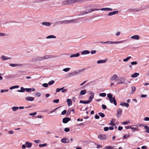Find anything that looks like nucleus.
I'll return each instance as SVG.
<instances>
[{
    "instance_id": "obj_62",
    "label": "nucleus",
    "mask_w": 149,
    "mask_h": 149,
    "mask_svg": "<svg viewBox=\"0 0 149 149\" xmlns=\"http://www.w3.org/2000/svg\"><path fill=\"white\" fill-rule=\"evenodd\" d=\"M41 93L40 92H37L36 93V95L38 97H39L41 95Z\"/></svg>"
},
{
    "instance_id": "obj_47",
    "label": "nucleus",
    "mask_w": 149,
    "mask_h": 149,
    "mask_svg": "<svg viewBox=\"0 0 149 149\" xmlns=\"http://www.w3.org/2000/svg\"><path fill=\"white\" fill-rule=\"evenodd\" d=\"M37 114L36 112H34L33 113H31L29 114V115L31 116H32L33 117H34L35 115H36Z\"/></svg>"
},
{
    "instance_id": "obj_34",
    "label": "nucleus",
    "mask_w": 149,
    "mask_h": 149,
    "mask_svg": "<svg viewBox=\"0 0 149 149\" xmlns=\"http://www.w3.org/2000/svg\"><path fill=\"white\" fill-rule=\"evenodd\" d=\"M115 146H106L105 147V149H114L115 148Z\"/></svg>"
},
{
    "instance_id": "obj_8",
    "label": "nucleus",
    "mask_w": 149,
    "mask_h": 149,
    "mask_svg": "<svg viewBox=\"0 0 149 149\" xmlns=\"http://www.w3.org/2000/svg\"><path fill=\"white\" fill-rule=\"evenodd\" d=\"M51 58L50 56H46L42 57H37V61H41L45 59H47L49 58Z\"/></svg>"
},
{
    "instance_id": "obj_42",
    "label": "nucleus",
    "mask_w": 149,
    "mask_h": 149,
    "mask_svg": "<svg viewBox=\"0 0 149 149\" xmlns=\"http://www.w3.org/2000/svg\"><path fill=\"white\" fill-rule=\"evenodd\" d=\"M47 146V144L46 143H45L43 144H40L39 145V146L40 147H44L46 146Z\"/></svg>"
},
{
    "instance_id": "obj_31",
    "label": "nucleus",
    "mask_w": 149,
    "mask_h": 149,
    "mask_svg": "<svg viewBox=\"0 0 149 149\" xmlns=\"http://www.w3.org/2000/svg\"><path fill=\"white\" fill-rule=\"evenodd\" d=\"M56 38V36L53 35L49 36L46 38L47 39Z\"/></svg>"
},
{
    "instance_id": "obj_37",
    "label": "nucleus",
    "mask_w": 149,
    "mask_h": 149,
    "mask_svg": "<svg viewBox=\"0 0 149 149\" xmlns=\"http://www.w3.org/2000/svg\"><path fill=\"white\" fill-rule=\"evenodd\" d=\"M25 91V88H24L23 87L21 88V90H18L17 91L19 92H24Z\"/></svg>"
},
{
    "instance_id": "obj_26",
    "label": "nucleus",
    "mask_w": 149,
    "mask_h": 149,
    "mask_svg": "<svg viewBox=\"0 0 149 149\" xmlns=\"http://www.w3.org/2000/svg\"><path fill=\"white\" fill-rule=\"evenodd\" d=\"M118 13V11H114L112 12H111L108 14V16H111L113 15H114L116 14H117Z\"/></svg>"
},
{
    "instance_id": "obj_52",
    "label": "nucleus",
    "mask_w": 149,
    "mask_h": 149,
    "mask_svg": "<svg viewBox=\"0 0 149 149\" xmlns=\"http://www.w3.org/2000/svg\"><path fill=\"white\" fill-rule=\"evenodd\" d=\"M148 95L145 94H142L141 95V98L146 97H147Z\"/></svg>"
},
{
    "instance_id": "obj_20",
    "label": "nucleus",
    "mask_w": 149,
    "mask_h": 149,
    "mask_svg": "<svg viewBox=\"0 0 149 149\" xmlns=\"http://www.w3.org/2000/svg\"><path fill=\"white\" fill-rule=\"evenodd\" d=\"M90 53V52L88 50H84L82 52H81V54L82 55H86Z\"/></svg>"
},
{
    "instance_id": "obj_46",
    "label": "nucleus",
    "mask_w": 149,
    "mask_h": 149,
    "mask_svg": "<svg viewBox=\"0 0 149 149\" xmlns=\"http://www.w3.org/2000/svg\"><path fill=\"white\" fill-rule=\"evenodd\" d=\"M106 94L105 93H102L100 94L99 96L102 97H105L106 96Z\"/></svg>"
},
{
    "instance_id": "obj_9",
    "label": "nucleus",
    "mask_w": 149,
    "mask_h": 149,
    "mask_svg": "<svg viewBox=\"0 0 149 149\" xmlns=\"http://www.w3.org/2000/svg\"><path fill=\"white\" fill-rule=\"evenodd\" d=\"M116 81L118 82V84H123L125 83V81L124 78H119L117 79Z\"/></svg>"
},
{
    "instance_id": "obj_16",
    "label": "nucleus",
    "mask_w": 149,
    "mask_h": 149,
    "mask_svg": "<svg viewBox=\"0 0 149 149\" xmlns=\"http://www.w3.org/2000/svg\"><path fill=\"white\" fill-rule=\"evenodd\" d=\"M131 125V129L132 130H133V132H134L136 130L137 131H139V129H138L137 128H135L134 127V126H138L137 125Z\"/></svg>"
},
{
    "instance_id": "obj_2",
    "label": "nucleus",
    "mask_w": 149,
    "mask_h": 149,
    "mask_svg": "<svg viewBox=\"0 0 149 149\" xmlns=\"http://www.w3.org/2000/svg\"><path fill=\"white\" fill-rule=\"evenodd\" d=\"M126 40H123L118 41H108L106 42H103V41H100V43L101 44H120V43H122L124 42L125 41H126Z\"/></svg>"
},
{
    "instance_id": "obj_45",
    "label": "nucleus",
    "mask_w": 149,
    "mask_h": 149,
    "mask_svg": "<svg viewBox=\"0 0 149 149\" xmlns=\"http://www.w3.org/2000/svg\"><path fill=\"white\" fill-rule=\"evenodd\" d=\"M70 70V68H64L63 69V71L65 72H68Z\"/></svg>"
},
{
    "instance_id": "obj_64",
    "label": "nucleus",
    "mask_w": 149,
    "mask_h": 149,
    "mask_svg": "<svg viewBox=\"0 0 149 149\" xmlns=\"http://www.w3.org/2000/svg\"><path fill=\"white\" fill-rule=\"evenodd\" d=\"M109 127H104V131H107L109 130Z\"/></svg>"
},
{
    "instance_id": "obj_28",
    "label": "nucleus",
    "mask_w": 149,
    "mask_h": 149,
    "mask_svg": "<svg viewBox=\"0 0 149 149\" xmlns=\"http://www.w3.org/2000/svg\"><path fill=\"white\" fill-rule=\"evenodd\" d=\"M42 24L43 25L46 26H50L51 25V23L49 22H43L42 23Z\"/></svg>"
},
{
    "instance_id": "obj_39",
    "label": "nucleus",
    "mask_w": 149,
    "mask_h": 149,
    "mask_svg": "<svg viewBox=\"0 0 149 149\" xmlns=\"http://www.w3.org/2000/svg\"><path fill=\"white\" fill-rule=\"evenodd\" d=\"M144 128L146 130V132L147 133H149V127L147 126H145Z\"/></svg>"
},
{
    "instance_id": "obj_50",
    "label": "nucleus",
    "mask_w": 149,
    "mask_h": 149,
    "mask_svg": "<svg viewBox=\"0 0 149 149\" xmlns=\"http://www.w3.org/2000/svg\"><path fill=\"white\" fill-rule=\"evenodd\" d=\"M37 61V57L33 58L31 61V62H36Z\"/></svg>"
},
{
    "instance_id": "obj_61",
    "label": "nucleus",
    "mask_w": 149,
    "mask_h": 149,
    "mask_svg": "<svg viewBox=\"0 0 149 149\" xmlns=\"http://www.w3.org/2000/svg\"><path fill=\"white\" fill-rule=\"evenodd\" d=\"M144 120L146 121H149V118L148 117H146L144 118Z\"/></svg>"
},
{
    "instance_id": "obj_22",
    "label": "nucleus",
    "mask_w": 149,
    "mask_h": 149,
    "mask_svg": "<svg viewBox=\"0 0 149 149\" xmlns=\"http://www.w3.org/2000/svg\"><path fill=\"white\" fill-rule=\"evenodd\" d=\"M25 99L28 101H32L34 100V98L31 97H26Z\"/></svg>"
},
{
    "instance_id": "obj_57",
    "label": "nucleus",
    "mask_w": 149,
    "mask_h": 149,
    "mask_svg": "<svg viewBox=\"0 0 149 149\" xmlns=\"http://www.w3.org/2000/svg\"><path fill=\"white\" fill-rule=\"evenodd\" d=\"M59 102V100L58 99H56L53 101V102L54 103H58Z\"/></svg>"
},
{
    "instance_id": "obj_56",
    "label": "nucleus",
    "mask_w": 149,
    "mask_h": 149,
    "mask_svg": "<svg viewBox=\"0 0 149 149\" xmlns=\"http://www.w3.org/2000/svg\"><path fill=\"white\" fill-rule=\"evenodd\" d=\"M102 107L103 109H106L107 107L106 105L103 104L102 105Z\"/></svg>"
},
{
    "instance_id": "obj_12",
    "label": "nucleus",
    "mask_w": 149,
    "mask_h": 149,
    "mask_svg": "<svg viewBox=\"0 0 149 149\" xmlns=\"http://www.w3.org/2000/svg\"><path fill=\"white\" fill-rule=\"evenodd\" d=\"M98 137L101 140H106L107 139L106 136L105 134H100L99 135Z\"/></svg>"
},
{
    "instance_id": "obj_32",
    "label": "nucleus",
    "mask_w": 149,
    "mask_h": 149,
    "mask_svg": "<svg viewBox=\"0 0 149 149\" xmlns=\"http://www.w3.org/2000/svg\"><path fill=\"white\" fill-rule=\"evenodd\" d=\"M117 77V75L116 74H114L113 76L110 78V79L111 80L113 81L114 80L116 79Z\"/></svg>"
},
{
    "instance_id": "obj_25",
    "label": "nucleus",
    "mask_w": 149,
    "mask_h": 149,
    "mask_svg": "<svg viewBox=\"0 0 149 149\" xmlns=\"http://www.w3.org/2000/svg\"><path fill=\"white\" fill-rule=\"evenodd\" d=\"M66 101L68 104V105L69 106H70L72 105V102L71 99H68Z\"/></svg>"
},
{
    "instance_id": "obj_51",
    "label": "nucleus",
    "mask_w": 149,
    "mask_h": 149,
    "mask_svg": "<svg viewBox=\"0 0 149 149\" xmlns=\"http://www.w3.org/2000/svg\"><path fill=\"white\" fill-rule=\"evenodd\" d=\"M6 36V33L0 32V36Z\"/></svg>"
},
{
    "instance_id": "obj_40",
    "label": "nucleus",
    "mask_w": 149,
    "mask_h": 149,
    "mask_svg": "<svg viewBox=\"0 0 149 149\" xmlns=\"http://www.w3.org/2000/svg\"><path fill=\"white\" fill-rule=\"evenodd\" d=\"M19 86L16 85V86H13L10 87V88L9 89H10L11 90V89H13L18 88H19Z\"/></svg>"
},
{
    "instance_id": "obj_53",
    "label": "nucleus",
    "mask_w": 149,
    "mask_h": 149,
    "mask_svg": "<svg viewBox=\"0 0 149 149\" xmlns=\"http://www.w3.org/2000/svg\"><path fill=\"white\" fill-rule=\"evenodd\" d=\"M66 112H67L66 110H65L62 112L61 114L62 115H64L66 113Z\"/></svg>"
},
{
    "instance_id": "obj_6",
    "label": "nucleus",
    "mask_w": 149,
    "mask_h": 149,
    "mask_svg": "<svg viewBox=\"0 0 149 149\" xmlns=\"http://www.w3.org/2000/svg\"><path fill=\"white\" fill-rule=\"evenodd\" d=\"M99 9H96L95 8L89 9L86 10L83 13L84 14H88V13L91 12L95 10H99Z\"/></svg>"
},
{
    "instance_id": "obj_38",
    "label": "nucleus",
    "mask_w": 149,
    "mask_h": 149,
    "mask_svg": "<svg viewBox=\"0 0 149 149\" xmlns=\"http://www.w3.org/2000/svg\"><path fill=\"white\" fill-rule=\"evenodd\" d=\"M12 109L14 111H15L18 110L19 108L17 107H12Z\"/></svg>"
},
{
    "instance_id": "obj_24",
    "label": "nucleus",
    "mask_w": 149,
    "mask_h": 149,
    "mask_svg": "<svg viewBox=\"0 0 149 149\" xmlns=\"http://www.w3.org/2000/svg\"><path fill=\"white\" fill-rule=\"evenodd\" d=\"M120 105L122 106H124L128 108L129 106V104L126 103L121 102Z\"/></svg>"
},
{
    "instance_id": "obj_54",
    "label": "nucleus",
    "mask_w": 149,
    "mask_h": 149,
    "mask_svg": "<svg viewBox=\"0 0 149 149\" xmlns=\"http://www.w3.org/2000/svg\"><path fill=\"white\" fill-rule=\"evenodd\" d=\"M48 84H47V83H44L43 84L42 86L46 88L48 86Z\"/></svg>"
},
{
    "instance_id": "obj_23",
    "label": "nucleus",
    "mask_w": 149,
    "mask_h": 149,
    "mask_svg": "<svg viewBox=\"0 0 149 149\" xmlns=\"http://www.w3.org/2000/svg\"><path fill=\"white\" fill-rule=\"evenodd\" d=\"M107 59L100 60L98 61H97V64L105 63L106 62V61H107Z\"/></svg>"
},
{
    "instance_id": "obj_11",
    "label": "nucleus",
    "mask_w": 149,
    "mask_h": 149,
    "mask_svg": "<svg viewBox=\"0 0 149 149\" xmlns=\"http://www.w3.org/2000/svg\"><path fill=\"white\" fill-rule=\"evenodd\" d=\"M89 92L91 95L88 98L89 100L88 101L90 103L92 102V100L94 98V94L92 91H90Z\"/></svg>"
},
{
    "instance_id": "obj_63",
    "label": "nucleus",
    "mask_w": 149,
    "mask_h": 149,
    "mask_svg": "<svg viewBox=\"0 0 149 149\" xmlns=\"http://www.w3.org/2000/svg\"><path fill=\"white\" fill-rule=\"evenodd\" d=\"M96 50H92L91 51V54H95L96 53Z\"/></svg>"
},
{
    "instance_id": "obj_17",
    "label": "nucleus",
    "mask_w": 149,
    "mask_h": 149,
    "mask_svg": "<svg viewBox=\"0 0 149 149\" xmlns=\"http://www.w3.org/2000/svg\"><path fill=\"white\" fill-rule=\"evenodd\" d=\"M115 119L112 118L111 121L110 123L109 124V125L113 126H115L116 125L115 123Z\"/></svg>"
},
{
    "instance_id": "obj_19",
    "label": "nucleus",
    "mask_w": 149,
    "mask_h": 149,
    "mask_svg": "<svg viewBox=\"0 0 149 149\" xmlns=\"http://www.w3.org/2000/svg\"><path fill=\"white\" fill-rule=\"evenodd\" d=\"M131 39L136 40H139V36L138 35H135L131 37Z\"/></svg>"
},
{
    "instance_id": "obj_44",
    "label": "nucleus",
    "mask_w": 149,
    "mask_h": 149,
    "mask_svg": "<svg viewBox=\"0 0 149 149\" xmlns=\"http://www.w3.org/2000/svg\"><path fill=\"white\" fill-rule=\"evenodd\" d=\"M54 83V80H52L48 82V84L49 85H52Z\"/></svg>"
},
{
    "instance_id": "obj_10",
    "label": "nucleus",
    "mask_w": 149,
    "mask_h": 149,
    "mask_svg": "<svg viewBox=\"0 0 149 149\" xmlns=\"http://www.w3.org/2000/svg\"><path fill=\"white\" fill-rule=\"evenodd\" d=\"M70 141L69 139L65 137L63 138L61 140V142L64 143H68L70 142Z\"/></svg>"
},
{
    "instance_id": "obj_36",
    "label": "nucleus",
    "mask_w": 149,
    "mask_h": 149,
    "mask_svg": "<svg viewBox=\"0 0 149 149\" xmlns=\"http://www.w3.org/2000/svg\"><path fill=\"white\" fill-rule=\"evenodd\" d=\"M131 11L134 12H139L141 10L140 9H130Z\"/></svg>"
},
{
    "instance_id": "obj_3",
    "label": "nucleus",
    "mask_w": 149,
    "mask_h": 149,
    "mask_svg": "<svg viewBox=\"0 0 149 149\" xmlns=\"http://www.w3.org/2000/svg\"><path fill=\"white\" fill-rule=\"evenodd\" d=\"M107 97L109 98V101L111 103H113L115 105H117V102L115 97H112V95L110 93L107 94Z\"/></svg>"
},
{
    "instance_id": "obj_27",
    "label": "nucleus",
    "mask_w": 149,
    "mask_h": 149,
    "mask_svg": "<svg viewBox=\"0 0 149 149\" xmlns=\"http://www.w3.org/2000/svg\"><path fill=\"white\" fill-rule=\"evenodd\" d=\"M101 10L102 11H111L112 10V9L111 8H102L101 9Z\"/></svg>"
},
{
    "instance_id": "obj_1",
    "label": "nucleus",
    "mask_w": 149,
    "mask_h": 149,
    "mask_svg": "<svg viewBox=\"0 0 149 149\" xmlns=\"http://www.w3.org/2000/svg\"><path fill=\"white\" fill-rule=\"evenodd\" d=\"M79 19H72L70 20H65L63 21H59L55 23L56 24H69L73 23H77L79 22Z\"/></svg>"
},
{
    "instance_id": "obj_58",
    "label": "nucleus",
    "mask_w": 149,
    "mask_h": 149,
    "mask_svg": "<svg viewBox=\"0 0 149 149\" xmlns=\"http://www.w3.org/2000/svg\"><path fill=\"white\" fill-rule=\"evenodd\" d=\"M137 62L136 61L132 62H131V64L132 65H135L137 64Z\"/></svg>"
},
{
    "instance_id": "obj_29",
    "label": "nucleus",
    "mask_w": 149,
    "mask_h": 149,
    "mask_svg": "<svg viewBox=\"0 0 149 149\" xmlns=\"http://www.w3.org/2000/svg\"><path fill=\"white\" fill-rule=\"evenodd\" d=\"M79 55H80L78 53H77L75 54H73L71 55L70 56V58H73V57H78L79 56Z\"/></svg>"
},
{
    "instance_id": "obj_48",
    "label": "nucleus",
    "mask_w": 149,
    "mask_h": 149,
    "mask_svg": "<svg viewBox=\"0 0 149 149\" xmlns=\"http://www.w3.org/2000/svg\"><path fill=\"white\" fill-rule=\"evenodd\" d=\"M132 90V93H133L134 92V91H135L136 89V87L135 86H132L131 88Z\"/></svg>"
},
{
    "instance_id": "obj_35",
    "label": "nucleus",
    "mask_w": 149,
    "mask_h": 149,
    "mask_svg": "<svg viewBox=\"0 0 149 149\" xmlns=\"http://www.w3.org/2000/svg\"><path fill=\"white\" fill-rule=\"evenodd\" d=\"M86 90L84 89L83 90H81L80 92V95H84L86 94Z\"/></svg>"
},
{
    "instance_id": "obj_60",
    "label": "nucleus",
    "mask_w": 149,
    "mask_h": 149,
    "mask_svg": "<svg viewBox=\"0 0 149 149\" xmlns=\"http://www.w3.org/2000/svg\"><path fill=\"white\" fill-rule=\"evenodd\" d=\"M129 121H125L122 123L124 125H126L128 124L129 123Z\"/></svg>"
},
{
    "instance_id": "obj_4",
    "label": "nucleus",
    "mask_w": 149,
    "mask_h": 149,
    "mask_svg": "<svg viewBox=\"0 0 149 149\" xmlns=\"http://www.w3.org/2000/svg\"><path fill=\"white\" fill-rule=\"evenodd\" d=\"M83 70H78L77 71H73L72 72H70L68 74V77H70L76 75L79 73H81L83 71Z\"/></svg>"
},
{
    "instance_id": "obj_59",
    "label": "nucleus",
    "mask_w": 149,
    "mask_h": 149,
    "mask_svg": "<svg viewBox=\"0 0 149 149\" xmlns=\"http://www.w3.org/2000/svg\"><path fill=\"white\" fill-rule=\"evenodd\" d=\"M70 129L68 128H65L64 129V131L65 132H69Z\"/></svg>"
},
{
    "instance_id": "obj_33",
    "label": "nucleus",
    "mask_w": 149,
    "mask_h": 149,
    "mask_svg": "<svg viewBox=\"0 0 149 149\" xmlns=\"http://www.w3.org/2000/svg\"><path fill=\"white\" fill-rule=\"evenodd\" d=\"M79 102L81 103H83L84 104H88L90 103L89 102L88 100L84 101L81 100Z\"/></svg>"
},
{
    "instance_id": "obj_7",
    "label": "nucleus",
    "mask_w": 149,
    "mask_h": 149,
    "mask_svg": "<svg viewBox=\"0 0 149 149\" xmlns=\"http://www.w3.org/2000/svg\"><path fill=\"white\" fill-rule=\"evenodd\" d=\"M65 87H63L61 88H57L56 89V91L58 93L60 91H61V92L63 93H65L67 92L68 91L67 89L66 88H65Z\"/></svg>"
},
{
    "instance_id": "obj_43",
    "label": "nucleus",
    "mask_w": 149,
    "mask_h": 149,
    "mask_svg": "<svg viewBox=\"0 0 149 149\" xmlns=\"http://www.w3.org/2000/svg\"><path fill=\"white\" fill-rule=\"evenodd\" d=\"M131 58V56H128L126 58L124 59L123 60V61L124 62H126V61H127L128 60H129Z\"/></svg>"
},
{
    "instance_id": "obj_5",
    "label": "nucleus",
    "mask_w": 149,
    "mask_h": 149,
    "mask_svg": "<svg viewBox=\"0 0 149 149\" xmlns=\"http://www.w3.org/2000/svg\"><path fill=\"white\" fill-rule=\"evenodd\" d=\"M32 145V144L31 143L27 141L25 143V144H23L22 146V149H25L26 147L28 148H31Z\"/></svg>"
},
{
    "instance_id": "obj_41",
    "label": "nucleus",
    "mask_w": 149,
    "mask_h": 149,
    "mask_svg": "<svg viewBox=\"0 0 149 149\" xmlns=\"http://www.w3.org/2000/svg\"><path fill=\"white\" fill-rule=\"evenodd\" d=\"M98 114L101 117L104 118L105 117L104 114L102 113L99 112L98 113Z\"/></svg>"
},
{
    "instance_id": "obj_21",
    "label": "nucleus",
    "mask_w": 149,
    "mask_h": 149,
    "mask_svg": "<svg viewBox=\"0 0 149 149\" xmlns=\"http://www.w3.org/2000/svg\"><path fill=\"white\" fill-rule=\"evenodd\" d=\"M25 91L28 92H31L35 91V89L34 88H25Z\"/></svg>"
},
{
    "instance_id": "obj_49",
    "label": "nucleus",
    "mask_w": 149,
    "mask_h": 149,
    "mask_svg": "<svg viewBox=\"0 0 149 149\" xmlns=\"http://www.w3.org/2000/svg\"><path fill=\"white\" fill-rule=\"evenodd\" d=\"M130 137V136L128 134H125L123 136V139H127Z\"/></svg>"
},
{
    "instance_id": "obj_30",
    "label": "nucleus",
    "mask_w": 149,
    "mask_h": 149,
    "mask_svg": "<svg viewBox=\"0 0 149 149\" xmlns=\"http://www.w3.org/2000/svg\"><path fill=\"white\" fill-rule=\"evenodd\" d=\"M139 75V73H135L131 75V77L132 78L136 77Z\"/></svg>"
},
{
    "instance_id": "obj_18",
    "label": "nucleus",
    "mask_w": 149,
    "mask_h": 149,
    "mask_svg": "<svg viewBox=\"0 0 149 149\" xmlns=\"http://www.w3.org/2000/svg\"><path fill=\"white\" fill-rule=\"evenodd\" d=\"M10 66L12 67H15L17 66H20L22 67L23 66V65L22 64H19L13 63H10Z\"/></svg>"
},
{
    "instance_id": "obj_13",
    "label": "nucleus",
    "mask_w": 149,
    "mask_h": 149,
    "mask_svg": "<svg viewBox=\"0 0 149 149\" xmlns=\"http://www.w3.org/2000/svg\"><path fill=\"white\" fill-rule=\"evenodd\" d=\"M122 112V110L121 109H117L116 116L118 118H119L120 117Z\"/></svg>"
},
{
    "instance_id": "obj_55",
    "label": "nucleus",
    "mask_w": 149,
    "mask_h": 149,
    "mask_svg": "<svg viewBox=\"0 0 149 149\" xmlns=\"http://www.w3.org/2000/svg\"><path fill=\"white\" fill-rule=\"evenodd\" d=\"M9 91L8 90V89H6V90H1V91H0V92L1 93H3V92H7L8 91Z\"/></svg>"
},
{
    "instance_id": "obj_14",
    "label": "nucleus",
    "mask_w": 149,
    "mask_h": 149,
    "mask_svg": "<svg viewBox=\"0 0 149 149\" xmlns=\"http://www.w3.org/2000/svg\"><path fill=\"white\" fill-rule=\"evenodd\" d=\"M71 119L68 117H66L63 118V122L64 123H67Z\"/></svg>"
},
{
    "instance_id": "obj_15",
    "label": "nucleus",
    "mask_w": 149,
    "mask_h": 149,
    "mask_svg": "<svg viewBox=\"0 0 149 149\" xmlns=\"http://www.w3.org/2000/svg\"><path fill=\"white\" fill-rule=\"evenodd\" d=\"M1 58L3 61H4L5 60H8L10 59V58H9V57H7V56H6L4 55L2 56H1Z\"/></svg>"
}]
</instances>
